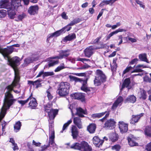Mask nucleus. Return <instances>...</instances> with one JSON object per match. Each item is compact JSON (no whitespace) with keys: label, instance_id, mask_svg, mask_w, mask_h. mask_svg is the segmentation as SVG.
I'll use <instances>...</instances> for the list:
<instances>
[{"label":"nucleus","instance_id":"f257e3e1","mask_svg":"<svg viewBox=\"0 0 151 151\" xmlns=\"http://www.w3.org/2000/svg\"><path fill=\"white\" fill-rule=\"evenodd\" d=\"M13 51V49L12 47L9 49L0 47V52L6 59L8 60L9 64L14 68L15 73L14 78L12 83L7 87L8 91L5 94L3 105L1 109L0 113V120H1L4 117L6 110L9 109L16 101L15 99H12L13 96L9 91L12 90L13 88L16 85L19 81V78L14 68L19 64L20 59L19 57L15 56L9 59L8 55L11 53Z\"/></svg>","mask_w":151,"mask_h":151},{"label":"nucleus","instance_id":"f03ea898","mask_svg":"<svg viewBox=\"0 0 151 151\" xmlns=\"http://www.w3.org/2000/svg\"><path fill=\"white\" fill-rule=\"evenodd\" d=\"M70 86L67 82H62L58 86L57 93L61 96H65L69 93Z\"/></svg>","mask_w":151,"mask_h":151},{"label":"nucleus","instance_id":"7ed1b4c3","mask_svg":"<svg viewBox=\"0 0 151 151\" xmlns=\"http://www.w3.org/2000/svg\"><path fill=\"white\" fill-rule=\"evenodd\" d=\"M70 148L81 151H92V148L88 143L84 141H83L80 143H75L70 147Z\"/></svg>","mask_w":151,"mask_h":151},{"label":"nucleus","instance_id":"20e7f679","mask_svg":"<svg viewBox=\"0 0 151 151\" xmlns=\"http://www.w3.org/2000/svg\"><path fill=\"white\" fill-rule=\"evenodd\" d=\"M69 77L70 81H75L76 82H79L81 83H82V85L81 87V89L82 90L86 92L90 91V88L87 86V79L84 80H82L79 78L71 75L69 76Z\"/></svg>","mask_w":151,"mask_h":151},{"label":"nucleus","instance_id":"39448f33","mask_svg":"<svg viewBox=\"0 0 151 151\" xmlns=\"http://www.w3.org/2000/svg\"><path fill=\"white\" fill-rule=\"evenodd\" d=\"M96 76L94 81V84L96 86L100 85L101 82H104L106 80V77L102 71L100 70H97L96 72Z\"/></svg>","mask_w":151,"mask_h":151},{"label":"nucleus","instance_id":"423d86ee","mask_svg":"<svg viewBox=\"0 0 151 151\" xmlns=\"http://www.w3.org/2000/svg\"><path fill=\"white\" fill-rule=\"evenodd\" d=\"M58 110L57 109H46V112L48 113L50 120H53L58 114Z\"/></svg>","mask_w":151,"mask_h":151},{"label":"nucleus","instance_id":"0eeeda50","mask_svg":"<svg viewBox=\"0 0 151 151\" xmlns=\"http://www.w3.org/2000/svg\"><path fill=\"white\" fill-rule=\"evenodd\" d=\"M116 123L113 119H110L107 120L104 124V127L107 129H112L114 128Z\"/></svg>","mask_w":151,"mask_h":151},{"label":"nucleus","instance_id":"6e6552de","mask_svg":"<svg viewBox=\"0 0 151 151\" xmlns=\"http://www.w3.org/2000/svg\"><path fill=\"white\" fill-rule=\"evenodd\" d=\"M119 126L120 132L123 133L126 132L128 130V125L123 121L119 122Z\"/></svg>","mask_w":151,"mask_h":151},{"label":"nucleus","instance_id":"1a4fd4ad","mask_svg":"<svg viewBox=\"0 0 151 151\" xmlns=\"http://www.w3.org/2000/svg\"><path fill=\"white\" fill-rule=\"evenodd\" d=\"M95 49V48L92 46L87 47L84 51L85 56L90 58L93 54V51Z\"/></svg>","mask_w":151,"mask_h":151},{"label":"nucleus","instance_id":"9d476101","mask_svg":"<svg viewBox=\"0 0 151 151\" xmlns=\"http://www.w3.org/2000/svg\"><path fill=\"white\" fill-rule=\"evenodd\" d=\"M10 4L9 3V0H1L0 1V8H5L10 10Z\"/></svg>","mask_w":151,"mask_h":151},{"label":"nucleus","instance_id":"9b49d317","mask_svg":"<svg viewBox=\"0 0 151 151\" xmlns=\"http://www.w3.org/2000/svg\"><path fill=\"white\" fill-rule=\"evenodd\" d=\"M20 0H12L10 4V10H14L17 8L20 5Z\"/></svg>","mask_w":151,"mask_h":151},{"label":"nucleus","instance_id":"f8f14e48","mask_svg":"<svg viewBox=\"0 0 151 151\" xmlns=\"http://www.w3.org/2000/svg\"><path fill=\"white\" fill-rule=\"evenodd\" d=\"M38 9L39 8L37 5L32 6L29 8L28 12L30 14L34 15L37 13Z\"/></svg>","mask_w":151,"mask_h":151},{"label":"nucleus","instance_id":"ddd939ff","mask_svg":"<svg viewBox=\"0 0 151 151\" xmlns=\"http://www.w3.org/2000/svg\"><path fill=\"white\" fill-rule=\"evenodd\" d=\"M71 135L73 139H76L78 136V131L77 127L74 125H72L71 128Z\"/></svg>","mask_w":151,"mask_h":151},{"label":"nucleus","instance_id":"4468645a","mask_svg":"<svg viewBox=\"0 0 151 151\" xmlns=\"http://www.w3.org/2000/svg\"><path fill=\"white\" fill-rule=\"evenodd\" d=\"M81 21V19H73V20L70 23L64 27H66V28L65 29L64 31H63V33H65L66 31H68L70 30L71 27H70L69 26H73L76 24L78 23Z\"/></svg>","mask_w":151,"mask_h":151},{"label":"nucleus","instance_id":"2eb2a0df","mask_svg":"<svg viewBox=\"0 0 151 151\" xmlns=\"http://www.w3.org/2000/svg\"><path fill=\"white\" fill-rule=\"evenodd\" d=\"M93 142L94 144L98 147L101 146L104 142L102 140H100L99 137L97 136L94 137L93 139Z\"/></svg>","mask_w":151,"mask_h":151},{"label":"nucleus","instance_id":"dca6fc26","mask_svg":"<svg viewBox=\"0 0 151 151\" xmlns=\"http://www.w3.org/2000/svg\"><path fill=\"white\" fill-rule=\"evenodd\" d=\"M143 115V114L142 113L137 115H133L132 117L130 120V123L133 124H135L138 121L141 117Z\"/></svg>","mask_w":151,"mask_h":151},{"label":"nucleus","instance_id":"f3484780","mask_svg":"<svg viewBox=\"0 0 151 151\" xmlns=\"http://www.w3.org/2000/svg\"><path fill=\"white\" fill-rule=\"evenodd\" d=\"M71 96L73 98L78 100H81L83 101L84 100V95L81 93H75L71 94Z\"/></svg>","mask_w":151,"mask_h":151},{"label":"nucleus","instance_id":"a211bd4d","mask_svg":"<svg viewBox=\"0 0 151 151\" xmlns=\"http://www.w3.org/2000/svg\"><path fill=\"white\" fill-rule=\"evenodd\" d=\"M123 99L122 97L121 96H119L116 101L113 104L111 107L112 109L113 110L115 109L118 105L123 101Z\"/></svg>","mask_w":151,"mask_h":151},{"label":"nucleus","instance_id":"6ab92c4d","mask_svg":"<svg viewBox=\"0 0 151 151\" xmlns=\"http://www.w3.org/2000/svg\"><path fill=\"white\" fill-rule=\"evenodd\" d=\"M73 123L79 129L83 127L81 119L79 117H75L73 119Z\"/></svg>","mask_w":151,"mask_h":151},{"label":"nucleus","instance_id":"aec40b11","mask_svg":"<svg viewBox=\"0 0 151 151\" xmlns=\"http://www.w3.org/2000/svg\"><path fill=\"white\" fill-rule=\"evenodd\" d=\"M76 110L77 112L76 115H78L79 117H83L84 116L83 114H87L86 111L83 110L80 107L76 108Z\"/></svg>","mask_w":151,"mask_h":151},{"label":"nucleus","instance_id":"412c9836","mask_svg":"<svg viewBox=\"0 0 151 151\" xmlns=\"http://www.w3.org/2000/svg\"><path fill=\"white\" fill-rule=\"evenodd\" d=\"M69 55V53L67 52V51H61L60 52L59 56L56 57H53V59L57 58L58 59H62L63 58L66 57L68 56Z\"/></svg>","mask_w":151,"mask_h":151},{"label":"nucleus","instance_id":"4be33fe9","mask_svg":"<svg viewBox=\"0 0 151 151\" xmlns=\"http://www.w3.org/2000/svg\"><path fill=\"white\" fill-rule=\"evenodd\" d=\"M130 83V80L129 78H127L126 79L122 86V87L121 88V90L123 88L125 87H126L128 88V89H130L131 88V86L129 85V84Z\"/></svg>","mask_w":151,"mask_h":151},{"label":"nucleus","instance_id":"5701e85b","mask_svg":"<svg viewBox=\"0 0 151 151\" xmlns=\"http://www.w3.org/2000/svg\"><path fill=\"white\" fill-rule=\"evenodd\" d=\"M30 98L29 99L30 101L29 104V106L32 109H34L36 107L37 105V103L36 102L35 99L33 98H32L31 96H30Z\"/></svg>","mask_w":151,"mask_h":151},{"label":"nucleus","instance_id":"b1692460","mask_svg":"<svg viewBox=\"0 0 151 151\" xmlns=\"http://www.w3.org/2000/svg\"><path fill=\"white\" fill-rule=\"evenodd\" d=\"M96 126L94 124H91L87 127V130L90 133H93L95 131Z\"/></svg>","mask_w":151,"mask_h":151},{"label":"nucleus","instance_id":"393cba45","mask_svg":"<svg viewBox=\"0 0 151 151\" xmlns=\"http://www.w3.org/2000/svg\"><path fill=\"white\" fill-rule=\"evenodd\" d=\"M66 28V27H63L62 29L58 31H57L56 32L50 34L49 37V38L52 37H57L60 35L61 33H63V31H64L65 29Z\"/></svg>","mask_w":151,"mask_h":151},{"label":"nucleus","instance_id":"a878e982","mask_svg":"<svg viewBox=\"0 0 151 151\" xmlns=\"http://www.w3.org/2000/svg\"><path fill=\"white\" fill-rule=\"evenodd\" d=\"M55 138V132L54 130H52L51 132V135L49 137V143L48 144H50L51 145H55L54 142Z\"/></svg>","mask_w":151,"mask_h":151},{"label":"nucleus","instance_id":"bb28decb","mask_svg":"<svg viewBox=\"0 0 151 151\" xmlns=\"http://www.w3.org/2000/svg\"><path fill=\"white\" fill-rule=\"evenodd\" d=\"M76 35L75 34L73 33L70 34L66 36L63 39V41L67 42L68 41H70L75 39Z\"/></svg>","mask_w":151,"mask_h":151},{"label":"nucleus","instance_id":"cd10ccee","mask_svg":"<svg viewBox=\"0 0 151 151\" xmlns=\"http://www.w3.org/2000/svg\"><path fill=\"white\" fill-rule=\"evenodd\" d=\"M136 100V98L133 95H130L127 97L125 100V102H129L132 103H134Z\"/></svg>","mask_w":151,"mask_h":151},{"label":"nucleus","instance_id":"c85d7f7f","mask_svg":"<svg viewBox=\"0 0 151 151\" xmlns=\"http://www.w3.org/2000/svg\"><path fill=\"white\" fill-rule=\"evenodd\" d=\"M14 10L15 9L9 10L8 9V14L9 17L10 19H13L15 18L16 13Z\"/></svg>","mask_w":151,"mask_h":151},{"label":"nucleus","instance_id":"c756f323","mask_svg":"<svg viewBox=\"0 0 151 151\" xmlns=\"http://www.w3.org/2000/svg\"><path fill=\"white\" fill-rule=\"evenodd\" d=\"M37 59L38 58H37L33 57L31 58H29L25 60L24 63L25 64H28L33 61L37 60Z\"/></svg>","mask_w":151,"mask_h":151},{"label":"nucleus","instance_id":"7c9ffc66","mask_svg":"<svg viewBox=\"0 0 151 151\" xmlns=\"http://www.w3.org/2000/svg\"><path fill=\"white\" fill-rule=\"evenodd\" d=\"M128 140L129 144L131 147L137 146L138 145V143H137L133 138L128 137Z\"/></svg>","mask_w":151,"mask_h":151},{"label":"nucleus","instance_id":"2f4dec72","mask_svg":"<svg viewBox=\"0 0 151 151\" xmlns=\"http://www.w3.org/2000/svg\"><path fill=\"white\" fill-rule=\"evenodd\" d=\"M139 58L141 61H143L149 63L147 58V55L145 54H140L139 55Z\"/></svg>","mask_w":151,"mask_h":151},{"label":"nucleus","instance_id":"473e14b6","mask_svg":"<svg viewBox=\"0 0 151 151\" xmlns=\"http://www.w3.org/2000/svg\"><path fill=\"white\" fill-rule=\"evenodd\" d=\"M106 112V111L100 113L94 114L92 115L91 116L93 118H100L103 116Z\"/></svg>","mask_w":151,"mask_h":151},{"label":"nucleus","instance_id":"72a5a7b5","mask_svg":"<svg viewBox=\"0 0 151 151\" xmlns=\"http://www.w3.org/2000/svg\"><path fill=\"white\" fill-rule=\"evenodd\" d=\"M109 138L113 142L116 141L118 139V135L115 133H113L109 135Z\"/></svg>","mask_w":151,"mask_h":151},{"label":"nucleus","instance_id":"f704fd0d","mask_svg":"<svg viewBox=\"0 0 151 151\" xmlns=\"http://www.w3.org/2000/svg\"><path fill=\"white\" fill-rule=\"evenodd\" d=\"M117 60V58L114 59L112 63L110 64L112 70H115L116 69L117 67V65L116 63V61Z\"/></svg>","mask_w":151,"mask_h":151},{"label":"nucleus","instance_id":"c9c22d12","mask_svg":"<svg viewBox=\"0 0 151 151\" xmlns=\"http://www.w3.org/2000/svg\"><path fill=\"white\" fill-rule=\"evenodd\" d=\"M21 124V122L19 121H18L16 123L15 125L14 126V130L16 132L19 130L20 129Z\"/></svg>","mask_w":151,"mask_h":151},{"label":"nucleus","instance_id":"e433bc0d","mask_svg":"<svg viewBox=\"0 0 151 151\" xmlns=\"http://www.w3.org/2000/svg\"><path fill=\"white\" fill-rule=\"evenodd\" d=\"M59 63L58 60H50L48 62V65L49 67L53 66Z\"/></svg>","mask_w":151,"mask_h":151},{"label":"nucleus","instance_id":"4c0bfd02","mask_svg":"<svg viewBox=\"0 0 151 151\" xmlns=\"http://www.w3.org/2000/svg\"><path fill=\"white\" fill-rule=\"evenodd\" d=\"M72 119H70L67 123H65L63 127L62 130L60 131V132L63 133V131L64 130L68 125L72 122Z\"/></svg>","mask_w":151,"mask_h":151},{"label":"nucleus","instance_id":"58836bf2","mask_svg":"<svg viewBox=\"0 0 151 151\" xmlns=\"http://www.w3.org/2000/svg\"><path fill=\"white\" fill-rule=\"evenodd\" d=\"M6 15V11L4 9L0 10V18H3Z\"/></svg>","mask_w":151,"mask_h":151},{"label":"nucleus","instance_id":"ea45409f","mask_svg":"<svg viewBox=\"0 0 151 151\" xmlns=\"http://www.w3.org/2000/svg\"><path fill=\"white\" fill-rule=\"evenodd\" d=\"M64 64L63 63L61 65H60L55 70V72H58L65 68Z\"/></svg>","mask_w":151,"mask_h":151},{"label":"nucleus","instance_id":"a19ab883","mask_svg":"<svg viewBox=\"0 0 151 151\" xmlns=\"http://www.w3.org/2000/svg\"><path fill=\"white\" fill-rule=\"evenodd\" d=\"M110 5V3L109 0H103L99 4L100 6H103L104 5Z\"/></svg>","mask_w":151,"mask_h":151},{"label":"nucleus","instance_id":"79ce46f5","mask_svg":"<svg viewBox=\"0 0 151 151\" xmlns=\"http://www.w3.org/2000/svg\"><path fill=\"white\" fill-rule=\"evenodd\" d=\"M30 98V96H29L27 100L24 101L20 100L18 101V102L21 104L22 105H23L25 103H27L29 100V99Z\"/></svg>","mask_w":151,"mask_h":151},{"label":"nucleus","instance_id":"37998d69","mask_svg":"<svg viewBox=\"0 0 151 151\" xmlns=\"http://www.w3.org/2000/svg\"><path fill=\"white\" fill-rule=\"evenodd\" d=\"M141 98L145 99H146V93L145 91L142 90L140 91Z\"/></svg>","mask_w":151,"mask_h":151},{"label":"nucleus","instance_id":"c03bdc74","mask_svg":"<svg viewBox=\"0 0 151 151\" xmlns=\"http://www.w3.org/2000/svg\"><path fill=\"white\" fill-rule=\"evenodd\" d=\"M54 74V73L52 72H44L43 76L44 77L48 76H51L53 75Z\"/></svg>","mask_w":151,"mask_h":151},{"label":"nucleus","instance_id":"a18cd8bd","mask_svg":"<svg viewBox=\"0 0 151 151\" xmlns=\"http://www.w3.org/2000/svg\"><path fill=\"white\" fill-rule=\"evenodd\" d=\"M40 81L37 80V81H34L35 84H33L34 86H36V88H37L41 86V84L40 83Z\"/></svg>","mask_w":151,"mask_h":151},{"label":"nucleus","instance_id":"49530a36","mask_svg":"<svg viewBox=\"0 0 151 151\" xmlns=\"http://www.w3.org/2000/svg\"><path fill=\"white\" fill-rule=\"evenodd\" d=\"M150 75L151 78H150L149 77L147 76H145L144 78V81L147 82H151V73H150Z\"/></svg>","mask_w":151,"mask_h":151},{"label":"nucleus","instance_id":"de8ad7c7","mask_svg":"<svg viewBox=\"0 0 151 151\" xmlns=\"http://www.w3.org/2000/svg\"><path fill=\"white\" fill-rule=\"evenodd\" d=\"M105 116L102 119H100L99 120L102 122H103L108 117L109 114V111H106Z\"/></svg>","mask_w":151,"mask_h":151},{"label":"nucleus","instance_id":"09e8293b","mask_svg":"<svg viewBox=\"0 0 151 151\" xmlns=\"http://www.w3.org/2000/svg\"><path fill=\"white\" fill-rule=\"evenodd\" d=\"M120 148V146L119 145H116L112 147L113 150H115L116 151H119Z\"/></svg>","mask_w":151,"mask_h":151},{"label":"nucleus","instance_id":"8fccbe9b","mask_svg":"<svg viewBox=\"0 0 151 151\" xmlns=\"http://www.w3.org/2000/svg\"><path fill=\"white\" fill-rule=\"evenodd\" d=\"M18 17V19H23L27 18V15L25 13H22L21 14L19 15Z\"/></svg>","mask_w":151,"mask_h":151},{"label":"nucleus","instance_id":"3c124183","mask_svg":"<svg viewBox=\"0 0 151 151\" xmlns=\"http://www.w3.org/2000/svg\"><path fill=\"white\" fill-rule=\"evenodd\" d=\"M46 92L47 93V96L49 100H50L52 99L53 98V96L50 93L49 89Z\"/></svg>","mask_w":151,"mask_h":151},{"label":"nucleus","instance_id":"603ef678","mask_svg":"<svg viewBox=\"0 0 151 151\" xmlns=\"http://www.w3.org/2000/svg\"><path fill=\"white\" fill-rule=\"evenodd\" d=\"M114 34H115V33L114 32H111L106 37V40H109L111 37H112Z\"/></svg>","mask_w":151,"mask_h":151},{"label":"nucleus","instance_id":"864d4df0","mask_svg":"<svg viewBox=\"0 0 151 151\" xmlns=\"http://www.w3.org/2000/svg\"><path fill=\"white\" fill-rule=\"evenodd\" d=\"M127 30L125 29H120L119 28L117 30H116L115 31H114L115 33V34H117L119 32H126Z\"/></svg>","mask_w":151,"mask_h":151},{"label":"nucleus","instance_id":"5fc2aeb1","mask_svg":"<svg viewBox=\"0 0 151 151\" xmlns=\"http://www.w3.org/2000/svg\"><path fill=\"white\" fill-rule=\"evenodd\" d=\"M146 149L147 151H151V142L147 145L146 146Z\"/></svg>","mask_w":151,"mask_h":151},{"label":"nucleus","instance_id":"6e6d98bb","mask_svg":"<svg viewBox=\"0 0 151 151\" xmlns=\"http://www.w3.org/2000/svg\"><path fill=\"white\" fill-rule=\"evenodd\" d=\"M128 40L130 41L132 43L135 42H137V40L131 37H128Z\"/></svg>","mask_w":151,"mask_h":151},{"label":"nucleus","instance_id":"4d7b16f0","mask_svg":"<svg viewBox=\"0 0 151 151\" xmlns=\"http://www.w3.org/2000/svg\"><path fill=\"white\" fill-rule=\"evenodd\" d=\"M132 68L131 66H129L127 68L123 71V73L125 74L126 73L128 72L130 70L132 69Z\"/></svg>","mask_w":151,"mask_h":151},{"label":"nucleus","instance_id":"13d9d810","mask_svg":"<svg viewBox=\"0 0 151 151\" xmlns=\"http://www.w3.org/2000/svg\"><path fill=\"white\" fill-rule=\"evenodd\" d=\"M50 146L49 144H48L47 145H44L42 146L41 147L42 148V150H44L46 149L47 148L49 147Z\"/></svg>","mask_w":151,"mask_h":151},{"label":"nucleus","instance_id":"bf43d9fd","mask_svg":"<svg viewBox=\"0 0 151 151\" xmlns=\"http://www.w3.org/2000/svg\"><path fill=\"white\" fill-rule=\"evenodd\" d=\"M105 10V9H102L101 10L100 12H99V14L98 15L97 17V19H99L102 15L103 13V10Z\"/></svg>","mask_w":151,"mask_h":151},{"label":"nucleus","instance_id":"052dcab7","mask_svg":"<svg viewBox=\"0 0 151 151\" xmlns=\"http://www.w3.org/2000/svg\"><path fill=\"white\" fill-rule=\"evenodd\" d=\"M138 60L137 58H135L131 61L130 63L131 64H134L136 63Z\"/></svg>","mask_w":151,"mask_h":151},{"label":"nucleus","instance_id":"680f3d73","mask_svg":"<svg viewBox=\"0 0 151 151\" xmlns=\"http://www.w3.org/2000/svg\"><path fill=\"white\" fill-rule=\"evenodd\" d=\"M122 38L123 37L122 35H119V40H120V42L119 43V44H118V45H119L120 44H121L123 42L122 41Z\"/></svg>","mask_w":151,"mask_h":151},{"label":"nucleus","instance_id":"e2e57ef3","mask_svg":"<svg viewBox=\"0 0 151 151\" xmlns=\"http://www.w3.org/2000/svg\"><path fill=\"white\" fill-rule=\"evenodd\" d=\"M61 16L62 18L63 19H67L68 18V17L66 16V14L65 12H63L61 14Z\"/></svg>","mask_w":151,"mask_h":151},{"label":"nucleus","instance_id":"0e129e2a","mask_svg":"<svg viewBox=\"0 0 151 151\" xmlns=\"http://www.w3.org/2000/svg\"><path fill=\"white\" fill-rule=\"evenodd\" d=\"M32 143L33 144L36 146L39 147L41 145V143L39 142H36L34 140H33Z\"/></svg>","mask_w":151,"mask_h":151},{"label":"nucleus","instance_id":"69168bd1","mask_svg":"<svg viewBox=\"0 0 151 151\" xmlns=\"http://www.w3.org/2000/svg\"><path fill=\"white\" fill-rule=\"evenodd\" d=\"M142 70L138 68H136V69L132 71V73L133 72H142Z\"/></svg>","mask_w":151,"mask_h":151},{"label":"nucleus","instance_id":"338daca9","mask_svg":"<svg viewBox=\"0 0 151 151\" xmlns=\"http://www.w3.org/2000/svg\"><path fill=\"white\" fill-rule=\"evenodd\" d=\"M88 2H86L83 4L81 5V7L83 8H85L88 6Z\"/></svg>","mask_w":151,"mask_h":151},{"label":"nucleus","instance_id":"774afa93","mask_svg":"<svg viewBox=\"0 0 151 151\" xmlns=\"http://www.w3.org/2000/svg\"><path fill=\"white\" fill-rule=\"evenodd\" d=\"M88 11L91 14H92L94 13V10L93 9V8H91L89 9Z\"/></svg>","mask_w":151,"mask_h":151}]
</instances>
